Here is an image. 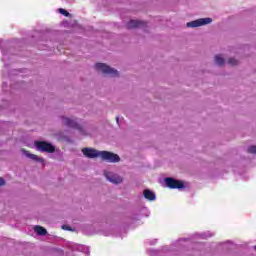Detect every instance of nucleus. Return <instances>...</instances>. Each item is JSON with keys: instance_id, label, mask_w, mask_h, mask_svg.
I'll list each match as a JSON object with an SVG mask.
<instances>
[{"instance_id": "nucleus-6", "label": "nucleus", "mask_w": 256, "mask_h": 256, "mask_svg": "<svg viewBox=\"0 0 256 256\" xmlns=\"http://www.w3.org/2000/svg\"><path fill=\"white\" fill-rule=\"evenodd\" d=\"M212 22H213V19L211 18H200V19L188 22L186 24V27H192V28L203 27V25H209V23H212Z\"/></svg>"}, {"instance_id": "nucleus-2", "label": "nucleus", "mask_w": 256, "mask_h": 256, "mask_svg": "<svg viewBox=\"0 0 256 256\" xmlns=\"http://www.w3.org/2000/svg\"><path fill=\"white\" fill-rule=\"evenodd\" d=\"M95 67L100 73H103L104 75H108L109 77H119V72L116 69L107 66L105 63H97Z\"/></svg>"}, {"instance_id": "nucleus-16", "label": "nucleus", "mask_w": 256, "mask_h": 256, "mask_svg": "<svg viewBox=\"0 0 256 256\" xmlns=\"http://www.w3.org/2000/svg\"><path fill=\"white\" fill-rule=\"evenodd\" d=\"M60 13L62 14V15H65V17H69V12H67L65 9H63V8H60Z\"/></svg>"}, {"instance_id": "nucleus-9", "label": "nucleus", "mask_w": 256, "mask_h": 256, "mask_svg": "<svg viewBox=\"0 0 256 256\" xmlns=\"http://www.w3.org/2000/svg\"><path fill=\"white\" fill-rule=\"evenodd\" d=\"M146 25L147 23L141 20H130L127 24V28L137 29V27H145Z\"/></svg>"}, {"instance_id": "nucleus-8", "label": "nucleus", "mask_w": 256, "mask_h": 256, "mask_svg": "<svg viewBox=\"0 0 256 256\" xmlns=\"http://www.w3.org/2000/svg\"><path fill=\"white\" fill-rule=\"evenodd\" d=\"M82 153L88 159H96V157H101V151L93 148H83Z\"/></svg>"}, {"instance_id": "nucleus-15", "label": "nucleus", "mask_w": 256, "mask_h": 256, "mask_svg": "<svg viewBox=\"0 0 256 256\" xmlns=\"http://www.w3.org/2000/svg\"><path fill=\"white\" fill-rule=\"evenodd\" d=\"M248 153H253V154L256 155V146H250L248 148Z\"/></svg>"}, {"instance_id": "nucleus-17", "label": "nucleus", "mask_w": 256, "mask_h": 256, "mask_svg": "<svg viewBox=\"0 0 256 256\" xmlns=\"http://www.w3.org/2000/svg\"><path fill=\"white\" fill-rule=\"evenodd\" d=\"M1 185H5V180L2 177H0V186Z\"/></svg>"}, {"instance_id": "nucleus-12", "label": "nucleus", "mask_w": 256, "mask_h": 256, "mask_svg": "<svg viewBox=\"0 0 256 256\" xmlns=\"http://www.w3.org/2000/svg\"><path fill=\"white\" fill-rule=\"evenodd\" d=\"M215 63H216V65H219V67H221V66L225 65V58H223V56H221V55H216Z\"/></svg>"}, {"instance_id": "nucleus-10", "label": "nucleus", "mask_w": 256, "mask_h": 256, "mask_svg": "<svg viewBox=\"0 0 256 256\" xmlns=\"http://www.w3.org/2000/svg\"><path fill=\"white\" fill-rule=\"evenodd\" d=\"M24 155L28 157V159H32V161H38V163H43V158H39V156L35 154H31V152L27 150H22Z\"/></svg>"}, {"instance_id": "nucleus-5", "label": "nucleus", "mask_w": 256, "mask_h": 256, "mask_svg": "<svg viewBox=\"0 0 256 256\" xmlns=\"http://www.w3.org/2000/svg\"><path fill=\"white\" fill-rule=\"evenodd\" d=\"M104 176L106 177L107 181H109L110 183H113L114 185H119L123 183V177H121L117 173L104 171Z\"/></svg>"}, {"instance_id": "nucleus-13", "label": "nucleus", "mask_w": 256, "mask_h": 256, "mask_svg": "<svg viewBox=\"0 0 256 256\" xmlns=\"http://www.w3.org/2000/svg\"><path fill=\"white\" fill-rule=\"evenodd\" d=\"M34 231L35 233H37L38 235H47V230L41 226H35L34 227Z\"/></svg>"}, {"instance_id": "nucleus-11", "label": "nucleus", "mask_w": 256, "mask_h": 256, "mask_svg": "<svg viewBox=\"0 0 256 256\" xmlns=\"http://www.w3.org/2000/svg\"><path fill=\"white\" fill-rule=\"evenodd\" d=\"M143 195L148 201H155L157 199V196L149 189L144 190Z\"/></svg>"}, {"instance_id": "nucleus-3", "label": "nucleus", "mask_w": 256, "mask_h": 256, "mask_svg": "<svg viewBox=\"0 0 256 256\" xmlns=\"http://www.w3.org/2000/svg\"><path fill=\"white\" fill-rule=\"evenodd\" d=\"M35 147L42 153H55V146L46 141H36Z\"/></svg>"}, {"instance_id": "nucleus-20", "label": "nucleus", "mask_w": 256, "mask_h": 256, "mask_svg": "<svg viewBox=\"0 0 256 256\" xmlns=\"http://www.w3.org/2000/svg\"><path fill=\"white\" fill-rule=\"evenodd\" d=\"M254 250L256 251V245L254 246Z\"/></svg>"}, {"instance_id": "nucleus-14", "label": "nucleus", "mask_w": 256, "mask_h": 256, "mask_svg": "<svg viewBox=\"0 0 256 256\" xmlns=\"http://www.w3.org/2000/svg\"><path fill=\"white\" fill-rule=\"evenodd\" d=\"M228 64L229 65H232V66H235V65H239V60L235 59V58H230L228 60Z\"/></svg>"}, {"instance_id": "nucleus-19", "label": "nucleus", "mask_w": 256, "mask_h": 256, "mask_svg": "<svg viewBox=\"0 0 256 256\" xmlns=\"http://www.w3.org/2000/svg\"><path fill=\"white\" fill-rule=\"evenodd\" d=\"M116 122L119 123V117H116Z\"/></svg>"}, {"instance_id": "nucleus-18", "label": "nucleus", "mask_w": 256, "mask_h": 256, "mask_svg": "<svg viewBox=\"0 0 256 256\" xmlns=\"http://www.w3.org/2000/svg\"><path fill=\"white\" fill-rule=\"evenodd\" d=\"M62 229L66 230V231H69V226L63 225Z\"/></svg>"}, {"instance_id": "nucleus-4", "label": "nucleus", "mask_w": 256, "mask_h": 256, "mask_svg": "<svg viewBox=\"0 0 256 256\" xmlns=\"http://www.w3.org/2000/svg\"><path fill=\"white\" fill-rule=\"evenodd\" d=\"M100 157L103 161H108V163H119V155L109 152V151H100Z\"/></svg>"}, {"instance_id": "nucleus-1", "label": "nucleus", "mask_w": 256, "mask_h": 256, "mask_svg": "<svg viewBox=\"0 0 256 256\" xmlns=\"http://www.w3.org/2000/svg\"><path fill=\"white\" fill-rule=\"evenodd\" d=\"M62 125H65V127H69L70 129H76L81 133V135H85V129L81 124H79V121L77 119L69 118L62 116L61 117Z\"/></svg>"}, {"instance_id": "nucleus-7", "label": "nucleus", "mask_w": 256, "mask_h": 256, "mask_svg": "<svg viewBox=\"0 0 256 256\" xmlns=\"http://www.w3.org/2000/svg\"><path fill=\"white\" fill-rule=\"evenodd\" d=\"M165 183L166 186L169 187V189H183L185 187L183 182L174 178H165Z\"/></svg>"}]
</instances>
